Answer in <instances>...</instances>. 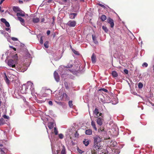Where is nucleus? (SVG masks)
I'll return each instance as SVG.
<instances>
[{"mask_svg":"<svg viewBox=\"0 0 154 154\" xmlns=\"http://www.w3.org/2000/svg\"><path fill=\"white\" fill-rule=\"evenodd\" d=\"M124 72L126 74H127L128 73V71L126 69H125L124 70Z\"/></svg>","mask_w":154,"mask_h":154,"instance_id":"obj_47","label":"nucleus"},{"mask_svg":"<svg viewBox=\"0 0 154 154\" xmlns=\"http://www.w3.org/2000/svg\"><path fill=\"white\" fill-rule=\"evenodd\" d=\"M91 125L95 131H97V128L96 126L95 123L93 120L91 121Z\"/></svg>","mask_w":154,"mask_h":154,"instance_id":"obj_15","label":"nucleus"},{"mask_svg":"<svg viewBox=\"0 0 154 154\" xmlns=\"http://www.w3.org/2000/svg\"><path fill=\"white\" fill-rule=\"evenodd\" d=\"M98 131L99 133L100 134L102 133V134H106V131H105L103 129L101 130V129H98Z\"/></svg>","mask_w":154,"mask_h":154,"instance_id":"obj_25","label":"nucleus"},{"mask_svg":"<svg viewBox=\"0 0 154 154\" xmlns=\"http://www.w3.org/2000/svg\"><path fill=\"white\" fill-rule=\"evenodd\" d=\"M79 153H81V154H82V153L83 152V151H82V150H80L79 151Z\"/></svg>","mask_w":154,"mask_h":154,"instance_id":"obj_54","label":"nucleus"},{"mask_svg":"<svg viewBox=\"0 0 154 154\" xmlns=\"http://www.w3.org/2000/svg\"><path fill=\"white\" fill-rule=\"evenodd\" d=\"M13 11L15 12H18L20 11V9L18 7H14L13 8Z\"/></svg>","mask_w":154,"mask_h":154,"instance_id":"obj_16","label":"nucleus"},{"mask_svg":"<svg viewBox=\"0 0 154 154\" xmlns=\"http://www.w3.org/2000/svg\"><path fill=\"white\" fill-rule=\"evenodd\" d=\"M5 0H1L0 2V4H1Z\"/></svg>","mask_w":154,"mask_h":154,"instance_id":"obj_59","label":"nucleus"},{"mask_svg":"<svg viewBox=\"0 0 154 154\" xmlns=\"http://www.w3.org/2000/svg\"><path fill=\"white\" fill-rule=\"evenodd\" d=\"M47 0L48 1V2L49 3L51 2V0Z\"/></svg>","mask_w":154,"mask_h":154,"instance_id":"obj_64","label":"nucleus"},{"mask_svg":"<svg viewBox=\"0 0 154 154\" xmlns=\"http://www.w3.org/2000/svg\"><path fill=\"white\" fill-rule=\"evenodd\" d=\"M94 113L95 115V117L98 118V117L99 116H98V114H99V112L97 109L96 108L94 109Z\"/></svg>","mask_w":154,"mask_h":154,"instance_id":"obj_11","label":"nucleus"},{"mask_svg":"<svg viewBox=\"0 0 154 154\" xmlns=\"http://www.w3.org/2000/svg\"><path fill=\"white\" fill-rule=\"evenodd\" d=\"M40 43L41 44H42L43 43V39H42V36H41L40 38Z\"/></svg>","mask_w":154,"mask_h":154,"instance_id":"obj_45","label":"nucleus"},{"mask_svg":"<svg viewBox=\"0 0 154 154\" xmlns=\"http://www.w3.org/2000/svg\"><path fill=\"white\" fill-rule=\"evenodd\" d=\"M0 20L1 21L4 23H5V22L7 21L4 18H1Z\"/></svg>","mask_w":154,"mask_h":154,"instance_id":"obj_40","label":"nucleus"},{"mask_svg":"<svg viewBox=\"0 0 154 154\" xmlns=\"http://www.w3.org/2000/svg\"><path fill=\"white\" fill-rule=\"evenodd\" d=\"M65 87H66V89L68 88V85H67V84L65 83Z\"/></svg>","mask_w":154,"mask_h":154,"instance_id":"obj_58","label":"nucleus"},{"mask_svg":"<svg viewBox=\"0 0 154 154\" xmlns=\"http://www.w3.org/2000/svg\"><path fill=\"white\" fill-rule=\"evenodd\" d=\"M79 135V134L76 132V133L75 134V137H76L78 136Z\"/></svg>","mask_w":154,"mask_h":154,"instance_id":"obj_53","label":"nucleus"},{"mask_svg":"<svg viewBox=\"0 0 154 154\" xmlns=\"http://www.w3.org/2000/svg\"><path fill=\"white\" fill-rule=\"evenodd\" d=\"M73 52L76 55H79V53L78 52L74 50H73V49L72 50Z\"/></svg>","mask_w":154,"mask_h":154,"instance_id":"obj_37","label":"nucleus"},{"mask_svg":"<svg viewBox=\"0 0 154 154\" xmlns=\"http://www.w3.org/2000/svg\"><path fill=\"white\" fill-rule=\"evenodd\" d=\"M131 93L133 94L134 95H137V93L135 91H133V90H131Z\"/></svg>","mask_w":154,"mask_h":154,"instance_id":"obj_42","label":"nucleus"},{"mask_svg":"<svg viewBox=\"0 0 154 154\" xmlns=\"http://www.w3.org/2000/svg\"><path fill=\"white\" fill-rule=\"evenodd\" d=\"M98 5H99L100 6H101V7L104 8V9H106V7L104 5H103L101 4H100V3H99L98 4Z\"/></svg>","mask_w":154,"mask_h":154,"instance_id":"obj_39","label":"nucleus"},{"mask_svg":"<svg viewBox=\"0 0 154 154\" xmlns=\"http://www.w3.org/2000/svg\"><path fill=\"white\" fill-rule=\"evenodd\" d=\"M85 133L87 135H91L92 133V130L90 129L86 130H85Z\"/></svg>","mask_w":154,"mask_h":154,"instance_id":"obj_14","label":"nucleus"},{"mask_svg":"<svg viewBox=\"0 0 154 154\" xmlns=\"http://www.w3.org/2000/svg\"><path fill=\"white\" fill-rule=\"evenodd\" d=\"M59 137L60 139H62L63 137V135L62 134H59Z\"/></svg>","mask_w":154,"mask_h":154,"instance_id":"obj_41","label":"nucleus"},{"mask_svg":"<svg viewBox=\"0 0 154 154\" xmlns=\"http://www.w3.org/2000/svg\"><path fill=\"white\" fill-rule=\"evenodd\" d=\"M1 8H2L1 6H0V11L2 12H4V10H1Z\"/></svg>","mask_w":154,"mask_h":154,"instance_id":"obj_57","label":"nucleus"},{"mask_svg":"<svg viewBox=\"0 0 154 154\" xmlns=\"http://www.w3.org/2000/svg\"><path fill=\"white\" fill-rule=\"evenodd\" d=\"M100 19L102 21H104L106 20V17L105 15H103L101 16Z\"/></svg>","mask_w":154,"mask_h":154,"instance_id":"obj_26","label":"nucleus"},{"mask_svg":"<svg viewBox=\"0 0 154 154\" xmlns=\"http://www.w3.org/2000/svg\"><path fill=\"white\" fill-rule=\"evenodd\" d=\"M11 39L13 41H17L18 40V39L17 38H15V37H12L11 38Z\"/></svg>","mask_w":154,"mask_h":154,"instance_id":"obj_46","label":"nucleus"},{"mask_svg":"<svg viewBox=\"0 0 154 154\" xmlns=\"http://www.w3.org/2000/svg\"><path fill=\"white\" fill-rule=\"evenodd\" d=\"M9 47L10 48L13 49L15 51H16V49L15 48H14V47L12 46H10Z\"/></svg>","mask_w":154,"mask_h":154,"instance_id":"obj_51","label":"nucleus"},{"mask_svg":"<svg viewBox=\"0 0 154 154\" xmlns=\"http://www.w3.org/2000/svg\"><path fill=\"white\" fill-rule=\"evenodd\" d=\"M8 33H5V36H7V39L8 40V41L9 42H10V37L8 36Z\"/></svg>","mask_w":154,"mask_h":154,"instance_id":"obj_29","label":"nucleus"},{"mask_svg":"<svg viewBox=\"0 0 154 154\" xmlns=\"http://www.w3.org/2000/svg\"><path fill=\"white\" fill-rule=\"evenodd\" d=\"M83 143L85 146H88L89 143V140L88 139H85L83 141Z\"/></svg>","mask_w":154,"mask_h":154,"instance_id":"obj_21","label":"nucleus"},{"mask_svg":"<svg viewBox=\"0 0 154 154\" xmlns=\"http://www.w3.org/2000/svg\"><path fill=\"white\" fill-rule=\"evenodd\" d=\"M40 21V19L39 18L36 17L33 18L32 21L34 23H38Z\"/></svg>","mask_w":154,"mask_h":154,"instance_id":"obj_19","label":"nucleus"},{"mask_svg":"<svg viewBox=\"0 0 154 154\" xmlns=\"http://www.w3.org/2000/svg\"><path fill=\"white\" fill-rule=\"evenodd\" d=\"M99 114V116H101V117H101V118L102 117V113H100Z\"/></svg>","mask_w":154,"mask_h":154,"instance_id":"obj_62","label":"nucleus"},{"mask_svg":"<svg viewBox=\"0 0 154 154\" xmlns=\"http://www.w3.org/2000/svg\"><path fill=\"white\" fill-rule=\"evenodd\" d=\"M17 17H20V16L24 17L25 16V13L24 12L20 10V11L17 13Z\"/></svg>","mask_w":154,"mask_h":154,"instance_id":"obj_9","label":"nucleus"},{"mask_svg":"<svg viewBox=\"0 0 154 154\" xmlns=\"http://www.w3.org/2000/svg\"><path fill=\"white\" fill-rule=\"evenodd\" d=\"M96 56L94 54H93L91 57V60L92 63H95L96 62Z\"/></svg>","mask_w":154,"mask_h":154,"instance_id":"obj_10","label":"nucleus"},{"mask_svg":"<svg viewBox=\"0 0 154 154\" xmlns=\"http://www.w3.org/2000/svg\"><path fill=\"white\" fill-rule=\"evenodd\" d=\"M138 87L140 89L142 88L143 87V84L141 82H139L138 84Z\"/></svg>","mask_w":154,"mask_h":154,"instance_id":"obj_32","label":"nucleus"},{"mask_svg":"<svg viewBox=\"0 0 154 154\" xmlns=\"http://www.w3.org/2000/svg\"><path fill=\"white\" fill-rule=\"evenodd\" d=\"M0 151H1V154H4L5 153L4 151L1 148H0Z\"/></svg>","mask_w":154,"mask_h":154,"instance_id":"obj_48","label":"nucleus"},{"mask_svg":"<svg viewBox=\"0 0 154 154\" xmlns=\"http://www.w3.org/2000/svg\"><path fill=\"white\" fill-rule=\"evenodd\" d=\"M61 154H66L65 147L63 145L62 146V149L61 152Z\"/></svg>","mask_w":154,"mask_h":154,"instance_id":"obj_24","label":"nucleus"},{"mask_svg":"<svg viewBox=\"0 0 154 154\" xmlns=\"http://www.w3.org/2000/svg\"><path fill=\"white\" fill-rule=\"evenodd\" d=\"M54 79L57 82H58L60 81V78L58 73L56 71L54 73Z\"/></svg>","mask_w":154,"mask_h":154,"instance_id":"obj_8","label":"nucleus"},{"mask_svg":"<svg viewBox=\"0 0 154 154\" xmlns=\"http://www.w3.org/2000/svg\"><path fill=\"white\" fill-rule=\"evenodd\" d=\"M148 64L146 62H144L142 64V66L143 67H147L148 66Z\"/></svg>","mask_w":154,"mask_h":154,"instance_id":"obj_33","label":"nucleus"},{"mask_svg":"<svg viewBox=\"0 0 154 154\" xmlns=\"http://www.w3.org/2000/svg\"><path fill=\"white\" fill-rule=\"evenodd\" d=\"M61 97H62V98L65 99H66L68 97L67 95L65 93H63V94L61 95Z\"/></svg>","mask_w":154,"mask_h":154,"instance_id":"obj_27","label":"nucleus"},{"mask_svg":"<svg viewBox=\"0 0 154 154\" xmlns=\"http://www.w3.org/2000/svg\"><path fill=\"white\" fill-rule=\"evenodd\" d=\"M60 58H54V59L55 60H59L60 59Z\"/></svg>","mask_w":154,"mask_h":154,"instance_id":"obj_60","label":"nucleus"},{"mask_svg":"<svg viewBox=\"0 0 154 154\" xmlns=\"http://www.w3.org/2000/svg\"><path fill=\"white\" fill-rule=\"evenodd\" d=\"M69 106L70 107H73V104L72 103V101L71 100L69 101Z\"/></svg>","mask_w":154,"mask_h":154,"instance_id":"obj_34","label":"nucleus"},{"mask_svg":"<svg viewBox=\"0 0 154 154\" xmlns=\"http://www.w3.org/2000/svg\"><path fill=\"white\" fill-rule=\"evenodd\" d=\"M26 84L27 90L28 91L29 89L31 91V93L32 94L34 89L33 84L31 82L29 81Z\"/></svg>","mask_w":154,"mask_h":154,"instance_id":"obj_2","label":"nucleus"},{"mask_svg":"<svg viewBox=\"0 0 154 154\" xmlns=\"http://www.w3.org/2000/svg\"><path fill=\"white\" fill-rule=\"evenodd\" d=\"M76 22L74 20H69L66 23V25L70 27H74L76 25Z\"/></svg>","mask_w":154,"mask_h":154,"instance_id":"obj_4","label":"nucleus"},{"mask_svg":"<svg viewBox=\"0 0 154 154\" xmlns=\"http://www.w3.org/2000/svg\"><path fill=\"white\" fill-rule=\"evenodd\" d=\"M3 117L6 119H9V117L8 116H7L5 115H4L3 116Z\"/></svg>","mask_w":154,"mask_h":154,"instance_id":"obj_44","label":"nucleus"},{"mask_svg":"<svg viewBox=\"0 0 154 154\" xmlns=\"http://www.w3.org/2000/svg\"><path fill=\"white\" fill-rule=\"evenodd\" d=\"M21 92L23 94L26 93L28 91L27 89V87L26 85V84H23L20 89Z\"/></svg>","mask_w":154,"mask_h":154,"instance_id":"obj_5","label":"nucleus"},{"mask_svg":"<svg viewBox=\"0 0 154 154\" xmlns=\"http://www.w3.org/2000/svg\"><path fill=\"white\" fill-rule=\"evenodd\" d=\"M73 65L72 63H70L68 64L66 67L67 68H70L72 67Z\"/></svg>","mask_w":154,"mask_h":154,"instance_id":"obj_35","label":"nucleus"},{"mask_svg":"<svg viewBox=\"0 0 154 154\" xmlns=\"http://www.w3.org/2000/svg\"><path fill=\"white\" fill-rule=\"evenodd\" d=\"M5 123V120L3 118L0 119V125H2Z\"/></svg>","mask_w":154,"mask_h":154,"instance_id":"obj_28","label":"nucleus"},{"mask_svg":"<svg viewBox=\"0 0 154 154\" xmlns=\"http://www.w3.org/2000/svg\"><path fill=\"white\" fill-rule=\"evenodd\" d=\"M45 21V19L44 18H42V19H41V22H44Z\"/></svg>","mask_w":154,"mask_h":154,"instance_id":"obj_55","label":"nucleus"},{"mask_svg":"<svg viewBox=\"0 0 154 154\" xmlns=\"http://www.w3.org/2000/svg\"><path fill=\"white\" fill-rule=\"evenodd\" d=\"M94 145L91 150L92 154H110L108 151L104 149H101L102 147L100 143L102 140V138L97 135L94 137Z\"/></svg>","mask_w":154,"mask_h":154,"instance_id":"obj_1","label":"nucleus"},{"mask_svg":"<svg viewBox=\"0 0 154 154\" xmlns=\"http://www.w3.org/2000/svg\"><path fill=\"white\" fill-rule=\"evenodd\" d=\"M23 101H24V102H26V103H27V102L26 101V99H25V98H24L23 99Z\"/></svg>","mask_w":154,"mask_h":154,"instance_id":"obj_61","label":"nucleus"},{"mask_svg":"<svg viewBox=\"0 0 154 154\" xmlns=\"http://www.w3.org/2000/svg\"><path fill=\"white\" fill-rule=\"evenodd\" d=\"M5 26L7 27H9L10 26L9 23L7 21L5 22Z\"/></svg>","mask_w":154,"mask_h":154,"instance_id":"obj_43","label":"nucleus"},{"mask_svg":"<svg viewBox=\"0 0 154 154\" xmlns=\"http://www.w3.org/2000/svg\"><path fill=\"white\" fill-rule=\"evenodd\" d=\"M102 28L105 32H107L108 30L106 26H102Z\"/></svg>","mask_w":154,"mask_h":154,"instance_id":"obj_30","label":"nucleus"},{"mask_svg":"<svg viewBox=\"0 0 154 154\" xmlns=\"http://www.w3.org/2000/svg\"><path fill=\"white\" fill-rule=\"evenodd\" d=\"M52 22L51 23V24L53 26L54 25V23H55V17H53L52 18Z\"/></svg>","mask_w":154,"mask_h":154,"instance_id":"obj_38","label":"nucleus"},{"mask_svg":"<svg viewBox=\"0 0 154 154\" xmlns=\"http://www.w3.org/2000/svg\"><path fill=\"white\" fill-rule=\"evenodd\" d=\"M44 45L45 47L46 48H48V41H46L45 42L44 44Z\"/></svg>","mask_w":154,"mask_h":154,"instance_id":"obj_31","label":"nucleus"},{"mask_svg":"<svg viewBox=\"0 0 154 154\" xmlns=\"http://www.w3.org/2000/svg\"><path fill=\"white\" fill-rule=\"evenodd\" d=\"M5 29L6 31L10 32L11 31L10 28H7Z\"/></svg>","mask_w":154,"mask_h":154,"instance_id":"obj_49","label":"nucleus"},{"mask_svg":"<svg viewBox=\"0 0 154 154\" xmlns=\"http://www.w3.org/2000/svg\"><path fill=\"white\" fill-rule=\"evenodd\" d=\"M92 39L93 42L95 44H97L98 43V41L96 39V36L94 35H92Z\"/></svg>","mask_w":154,"mask_h":154,"instance_id":"obj_22","label":"nucleus"},{"mask_svg":"<svg viewBox=\"0 0 154 154\" xmlns=\"http://www.w3.org/2000/svg\"><path fill=\"white\" fill-rule=\"evenodd\" d=\"M48 126L50 129L53 128L54 126V123L52 122H51L48 123Z\"/></svg>","mask_w":154,"mask_h":154,"instance_id":"obj_13","label":"nucleus"},{"mask_svg":"<svg viewBox=\"0 0 154 154\" xmlns=\"http://www.w3.org/2000/svg\"><path fill=\"white\" fill-rule=\"evenodd\" d=\"M79 69H80V66H79L78 68L77 67V68L75 69L73 71H72V70H70V69H68V70L72 72H79V71L80 70Z\"/></svg>","mask_w":154,"mask_h":154,"instance_id":"obj_18","label":"nucleus"},{"mask_svg":"<svg viewBox=\"0 0 154 154\" xmlns=\"http://www.w3.org/2000/svg\"><path fill=\"white\" fill-rule=\"evenodd\" d=\"M77 15V14L75 13H70L69 14V17L70 19H73L75 18Z\"/></svg>","mask_w":154,"mask_h":154,"instance_id":"obj_12","label":"nucleus"},{"mask_svg":"<svg viewBox=\"0 0 154 154\" xmlns=\"http://www.w3.org/2000/svg\"><path fill=\"white\" fill-rule=\"evenodd\" d=\"M4 75H5V77H4V80H5L7 84H9V80L6 74L5 73H4Z\"/></svg>","mask_w":154,"mask_h":154,"instance_id":"obj_20","label":"nucleus"},{"mask_svg":"<svg viewBox=\"0 0 154 154\" xmlns=\"http://www.w3.org/2000/svg\"><path fill=\"white\" fill-rule=\"evenodd\" d=\"M48 104L51 106H52L53 105L52 102L51 101H50L48 102Z\"/></svg>","mask_w":154,"mask_h":154,"instance_id":"obj_50","label":"nucleus"},{"mask_svg":"<svg viewBox=\"0 0 154 154\" xmlns=\"http://www.w3.org/2000/svg\"><path fill=\"white\" fill-rule=\"evenodd\" d=\"M102 90L104 91L105 92H107V90L105 89H104V88H103L102 89Z\"/></svg>","mask_w":154,"mask_h":154,"instance_id":"obj_56","label":"nucleus"},{"mask_svg":"<svg viewBox=\"0 0 154 154\" xmlns=\"http://www.w3.org/2000/svg\"><path fill=\"white\" fill-rule=\"evenodd\" d=\"M50 33V30H48L47 32V34L48 35H49Z\"/></svg>","mask_w":154,"mask_h":154,"instance_id":"obj_52","label":"nucleus"},{"mask_svg":"<svg viewBox=\"0 0 154 154\" xmlns=\"http://www.w3.org/2000/svg\"><path fill=\"white\" fill-rule=\"evenodd\" d=\"M17 18L18 20L20 22L22 25H23L24 24V21L23 19L20 17H17Z\"/></svg>","mask_w":154,"mask_h":154,"instance_id":"obj_23","label":"nucleus"},{"mask_svg":"<svg viewBox=\"0 0 154 154\" xmlns=\"http://www.w3.org/2000/svg\"><path fill=\"white\" fill-rule=\"evenodd\" d=\"M97 119V123L100 126H101L103 124V119L101 117H100L98 116Z\"/></svg>","mask_w":154,"mask_h":154,"instance_id":"obj_7","label":"nucleus"},{"mask_svg":"<svg viewBox=\"0 0 154 154\" xmlns=\"http://www.w3.org/2000/svg\"><path fill=\"white\" fill-rule=\"evenodd\" d=\"M54 133L55 135H57L58 133V131H57V128L56 127L54 128Z\"/></svg>","mask_w":154,"mask_h":154,"instance_id":"obj_36","label":"nucleus"},{"mask_svg":"<svg viewBox=\"0 0 154 154\" xmlns=\"http://www.w3.org/2000/svg\"><path fill=\"white\" fill-rule=\"evenodd\" d=\"M19 2L20 3H23V2L22 1L19 0Z\"/></svg>","mask_w":154,"mask_h":154,"instance_id":"obj_63","label":"nucleus"},{"mask_svg":"<svg viewBox=\"0 0 154 154\" xmlns=\"http://www.w3.org/2000/svg\"><path fill=\"white\" fill-rule=\"evenodd\" d=\"M16 60H14L12 59L9 60L7 63L8 65L10 67L12 68H15L16 66Z\"/></svg>","mask_w":154,"mask_h":154,"instance_id":"obj_3","label":"nucleus"},{"mask_svg":"<svg viewBox=\"0 0 154 154\" xmlns=\"http://www.w3.org/2000/svg\"><path fill=\"white\" fill-rule=\"evenodd\" d=\"M107 21L108 23H109L111 27L112 28L114 26V23L113 20L111 18L109 17L107 19Z\"/></svg>","mask_w":154,"mask_h":154,"instance_id":"obj_6","label":"nucleus"},{"mask_svg":"<svg viewBox=\"0 0 154 154\" xmlns=\"http://www.w3.org/2000/svg\"><path fill=\"white\" fill-rule=\"evenodd\" d=\"M112 75L114 78L118 76V74L115 71H113L112 72Z\"/></svg>","mask_w":154,"mask_h":154,"instance_id":"obj_17","label":"nucleus"}]
</instances>
